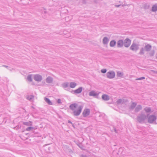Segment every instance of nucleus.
I'll return each mask as SVG.
<instances>
[{"label":"nucleus","instance_id":"27","mask_svg":"<svg viewBox=\"0 0 157 157\" xmlns=\"http://www.w3.org/2000/svg\"><path fill=\"white\" fill-rule=\"evenodd\" d=\"M57 102L58 103H61V101L60 99H58Z\"/></svg>","mask_w":157,"mask_h":157},{"label":"nucleus","instance_id":"6","mask_svg":"<svg viewBox=\"0 0 157 157\" xmlns=\"http://www.w3.org/2000/svg\"><path fill=\"white\" fill-rule=\"evenodd\" d=\"M156 120V117L154 116H150L148 119V121L149 122L151 123L155 121Z\"/></svg>","mask_w":157,"mask_h":157},{"label":"nucleus","instance_id":"26","mask_svg":"<svg viewBox=\"0 0 157 157\" xmlns=\"http://www.w3.org/2000/svg\"><path fill=\"white\" fill-rule=\"evenodd\" d=\"M144 49H142L140 52V54H143L144 53Z\"/></svg>","mask_w":157,"mask_h":157},{"label":"nucleus","instance_id":"14","mask_svg":"<svg viewBox=\"0 0 157 157\" xmlns=\"http://www.w3.org/2000/svg\"><path fill=\"white\" fill-rule=\"evenodd\" d=\"M52 81V79L50 77H48L46 79V82L48 83H50Z\"/></svg>","mask_w":157,"mask_h":157},{"label":"nucleus","instance_id":"9","mask_svg":"<svg viewBox=\"0 0 157 157\" xmlns=\"http://www.w3.org/2000/svg\"><path fill=\"white\" fill-rule=\"evenodd\" d=\"M102 98L104 100H108L109 99V97L108 95L106 94H103L102 96Z\"/></svg>","mask_w":157,"mask_h":157},{"label":"nucleus","instance_id":"29","mask_svg":"<svg viewBox=\"0 0 157 157\" xmlns=\"http://www.w3.org/2000/svg\"><path fill=\"white\" fill-rule=\"evenodd\" d=\"M136 105V104L135 103H133L132 104V107H134Z\"/></svg>","mask_w":157,"mask_h":157},{"label":"nucleus","instance_id":"5","mask_svg":"<svg viewBox=\"0 0 157 157\" xmlns=\"http://www.w3.org/2000/svg\"><path fill=\"white\" fill-rule=\"evenodd\" d=\"M131 49L133 51H136L138 49V47L135 44H133L130 47Z\"/></svg>","mask_w":157,"mask_h":157},{"label":"nucleus","instance_id":"32","mask_svg":"<svg viewBox=\"0 0 157 157\" xmlns=\"http://www.w3.org/2000/svg\"><path fill=\"white\" fill-rule=\"evenodd\" d=\"M69 123H71V122H70V121H69Z\"/></svg>","mask_w":157,"mask_h":157},{"label":"nucleus","instance_id":"10","mask_svg":"<svg viewBox=\"0 0 157 157\" xmlns=\"http://www.w3.org/2000/svg\"><path fill=\"white\" fill-rule=\"evenodd\" d=\"M151 46L150 45L147 44L145 46L144 48V50L147 51H149L151 50Z\"/></svg>","mask_w":157,"mask_h":157},{"label":"nucleus","instance_id":"31","mask_svg":"<svg viewBox=\"0 0 157 157\" xmlns=\"http://www.w3.org/2000/svg\"><path fill=\"white\" fill-rule=\"evenodd\" d=\"M139 107H140V108H141V106H139Z\"/></svg>","mask_w":157,"mask_h":157},{"label":"nucleus","instance_id":"11","mask_svg":"<svg viewBox=\"0 0 157 157\" xmlns=\"http://www.w3.org/2000/svg\"><path fill=\"white\" fill-rule=\"evenodd\" d=\"M123 44V41L120 40L118 41L117 44V46L118 47H121L122 46Z\"/></svg>","mask_w":157,"mask_h":157},{"label":"nucleus","instance_id":"25","mask_svg":"<svg viewBox=\"0 0 157 157\" xmlns=\"http://www.w3.org/2000/svg\"><path fill=\"white\" fill-rule=\"evenodd\" d=\"M68 86V84L67 83H64L63 85V86L64 87H66Z\"/></svg>","mask_w":157,"mask_h":157},{"label":"nucleus","instance_id":"30","mask_svg":"<svg viewBox=\"0 0 157 157\" xmlns=\"http://www.w3.org/2000/svg\"><path fill=\"white\" fill-rule=\"evenodd\" d=\"M136 111H138V108H137L136 109Z\"/></svg>","mask_w":157,"mask_h":157},{"label":"nucleus","instance_id":"3","mask_svg":"<svg viewBox=\"0 0 157 157\" xmlns=\"http://www.w3.org/2000/svg\"><path fill=\"white\" fill-rule=\"evenodd\" d=\"M107 76L109 78H113L115 76V74L114 72L112 71H110L107 73Z\"/></svg>","mask_w":157,"mask_h":157},{"label":"nucleus","instance_id":"12","mask_svg":"<svg viewBox=\"0 0 157 157\" xmlns=\"http://www.w3.org/2000/svg\"><path fill=\"white\" fill-rule=\"evenodd\" d=\"M76 85V84L74 82H71L70 83V87L72 88H75Z\"/></svg>","mask_w":157,"mask_h":157},{"label":"nucleus","instance_id":"19","mask_svg":"<svg viewBox=\"0 0 157 157\" xmlns=\"http://www.w3.org/2000/svg\"><path fill=\"white\" fill-rule=\"evenodd\" d=\"M24 124L27 126H31L32 125V123L31 122H25L24 123Z\"/></svg>","mask_w":157,"mask_h":157},{"label":"nucleus","instance_id":"13","mask_svg":"<svg viewBox=\"0 0 157 157\" xmlns=\"http://www.w3.org/2000/svg\"><path fill=\"white\" fill-rule=\"evenodd\" d=\"M108 41V39L106 37H105L103 39V42L104 44H105L107 43Z\"/></svg>","mask_w":157,"mask_h":157},{"label":"nucleus","instance_id":"4","mask_svg":"<svg viewBox=\"0 0 157 157\" xmlns=\"http://www.w3.org/2000/svg\"><path fill=\"white\" fill-rule=\"evenodd\" d=\"M131 43V40L129 39H126L124 41V44L126 47H128L130 45Z\"/></svg>","mask_w":157,"mask_h":157},{"label":"nucleus","instance_id":"18","mask_svg":"<svg viewBox=\"0 0 157 157\" xmlns=\"http://www.w3.org/2000/svg\"><path fill=\"white\" fill-rule=\"evenodd\" d=\"M123 75V74L120 72V71H118L117 73V76L119 77H121Z\"/></svg>","mask_w":157,"mask_h":157},{"label":"nucleus","instance_id":"2","mask_svg":"<svg viewBox=\"0 0 157 157\" xmlns=\"http://www.w3.org/2000/svg\"><path fill=\"white\" fill-rule=\"evenodd\" d=\"M90 109L88 108L85 109L82 112V116L85 117H88L90 114Z\"/></svg>","mask_w":157,"mask_h":157},{"label":"nucleus","instance_id":"20","mask_svg":"<svg viewBox=\"0 0 157 157\" xmlns=\"http://www.w3.org/2000/svg\"><path fill=\"white\" fill-rule=\"evenodd\" d=\"M152 10L153 11H156L157 10V6H153L152 7Z\"/></svg>","mask_w":157,"mask_h":157},{"label":"nucleus","instance_id":"1","mask_svg":"<svg viewBox=\"0 0 157 157\" xmlns=\"http://www.w3.org/2000/svg\"><path fill=\"white\" fill-rule=\"evenodd\" d=\"M82 106L76 103H74L70 106V109L73 111L75 116L79 115L82 111Z\"/></svg>","mask_w":157,"mask_h":157},{"label":"nucleus","instance_id":"8","mask_svg":"<svg viewBox=\"0 0 157 157\" xmlns=\"http://www.w3.org/2000/svg\"><path fill=\"white\" fill-rule=\"evenodd\" d=\"M82 90V88L80 87L77 89L75 90L74 91V92L76 94H79L80 93Z\"/></svg>","mask_w":157,"mask_h":157},{"label":"nucleus","instance_id":"17","mask_svg":"<svg viewBox=\"0 0 157 157\" xmlns=\"http://www.w3.org/2000/svg\"><path fill=\"white\" fill-rule=\"evenodd\" d=\"M89 95L91 96H95L97 94L94 91H92L90 93Z\"/></svg>","mask_w":157,"mask_h":157},{"label":"nucleus","instance_id":"15","mask_svg":"<svg viewBox=\"0 0 157 157\" xmlns=\"http://www.w3.org/2000/svg\"><path fill=\"white\" fill-rule=\"evenodd\" d=\"M45 100L48 104L50 105L52 104V102L49 99L47 98H45Z\"/></svg>","mask_w":157,"mask_h":157},{"label":"nucleus","instance_id":"21","mask_svg":"<svg viewBox=\"0 0 157 157\" xmlns=\"http://www.w3.org/2000/svg\"><path fill=\"white\" fill-rule=\"evenodd\" d=\"M28 79L30 81H32V78L31 75H29L28 76Z\"/></svg>","mask_w":157,"mask_h":157},{"label":"nucleus","instance_id":"23","mask_svg":"<svg viewBox=\"0 0 157 157\" xmlns=\"http://www.w3.org/2000/svg\"><path fill=\"white\" fill-rule=\"evenodd\" d=\"M145 111L147 112H149L150 111L151 109L149 108H147L145 109Z\"/></svg>","mask_w":157,"mask_h":157},{"label":"nucleus","instance_id":"24","mask_svg":"<svg viewBox=\"0 0 157 157\" xmlns=\"http://www.w3.org/2000/svg\"><path fill=\"white\" fill-rule=\"evenodd\" d=\"M106 71V70L105 69H103L101 70V72L103 73H105Z\"/></svg>","mask_w":157,"mask_h":157},{"label":"nucleus","instance_id":"28","mask_svg":"<svg viewBox=\"0 0 157 157\" xmlns=\"http://www.w3.org/2000/svg\"><path fill=\"white\" fill-rule=\"evenodd\" d=\"M145 79V78L144 77H142L141 78H138V79H137L136 80H141V79Z\"/></svg>","mask_w":157,"mask_h":157},{"label":"nucleus","instance_id":"16","mask_svg":"<svg viewBox=\"0 0 157 157\" xmlns=\"http://www.w3.org/2000/svg\"><path fill=\"white\" fill-rule=\"evenodd\" d=\"M116 44V42L115 41L113 40L110 42V45L111 47L114 46Z\"/></svg>","mask_w":157,"mask_h":157},{"label":"nucleus","instance_id":"22","mask_svg":"<svg viewBox=\"0 0 157 157\" xmlns=\"http://www.w3.org/2000/svg\"><path fill=\"white\" fill-rule=\"evenodd\" d=\"M33 129V127H29L26 128V130L29 131L32 129Z\"/></svg>","mask_w":157,"mask_h":157},{"label":"nucleus","instance_id":"7","mask_svg":"<svg viewBox=\"0 0 157 157\" xmlns=\"http://www.w3.org/2000/svg\"><path fill=\"white\" fill-rule=\"evenodd\" d=\"M34 78L35 80L37 81H40L42 79L41 76L38 75H35L34 76Z\"/></svg>","mask_w":157,"mask_h":157}]
</instances>
